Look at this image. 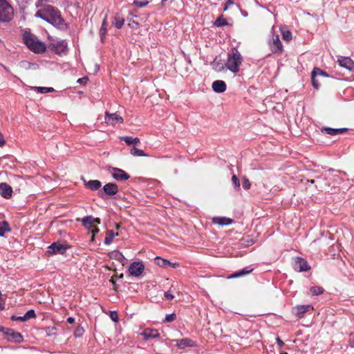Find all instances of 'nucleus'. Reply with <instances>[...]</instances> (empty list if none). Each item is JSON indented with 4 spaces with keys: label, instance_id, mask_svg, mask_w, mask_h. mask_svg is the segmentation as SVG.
Instances as JSON below:
<instances>
[{
    "label": "nucleus",
    "instance_id": "nucleus-1",
    "mask_svg": "<svg viewBox=\"0 0 354 354\" xmlns=\"http://www.w3.org/2000/svg\"><path fill=\"white\" fill-rule=\"evenodd\" d=\"M35 17L41 18L62 30L68 28L67 24L61 17L60 12L52 6L48 5L43 10H38L35 13Z\"/></svg>",
    "mask_w": 354,
    "mask_h": 354
},
{
    "label": "nucleus",
    "instance_id": "nucleus-2",
    "mask_svg": "<svg viewBox=\"0 0 354 354\" xmlns=\"http://www.w3.org/2000/svg\"><path fill=\"white\" fill-rule=\"evenodd\" d=\"M23 39L28 48L35 53H42L46 50L45 44L39 41L34 35L26 32Z\"/></svg>",
    "mask_w": 354,
    "mask_h": 354
},
{
    "label": "nucleus",
    "instance_id": "nucleus-3",
    "mask_svg": "<svg viewBox=\"0 0 354 354\" xmlns=\"http://www.w3.org/2000/svg\"><path fill=\"white\" fill-rule=\"evenodd\" d=\"M242 62L243 57L241 53L237 49L232 48L228 53L225 66L228 70L235 73L239 71Z\"/></svg>",
    "mask_w": 354,
    "mask_h": 354
},
{
    "label": "nucleus",
    "instance_id": "nucleus-4",
    "mask_svg": "<svg viewBox=\"0 0 354 354\" xmlns=\"http://www.w3.org/2000/svg\"><path fill=\"white\" fill-rule=\"evenodd\" d=\"M12 15L13 8L12 6L6 0H0V21H10Z\"/></svg>",
    "mask_w": 354,
    "mask_h": 354
},
{
    "label": "nucleus",
    "instance_id": "nucleus-5",
    "mask_svg": "<svg viewBox=\"0 0 354 354\" xmlns=\"http://www.w3.org/2000/svg\"><path fill=\"white\" fill-rule=\"evenodd\" d=\"M68 248V245L66 244H62L59 242H55L48 247L47 252L49 255L56 254H64Z\"/></svg>",
    "mask_w": 354,
    "mask_h": 354
},
{
    "label": "nucleus",
    "instance_id": "nucleus-6",
    "mask_svg": "<svg viewBox=\"0 0 354 354\" xmlns=\"http://www.w3.org/2000/svg\"><path fill=\"white\" fill-rule=\"evenodd\" d=\"M269 46L273 53L281 54L283 51V46L277 35L272 34V39L269 41Z\"/></svg>",
    "mask_w": 354,
    "mask_h": 354
},
{
    "label": "nucleus",
    "instance_id": "nucleus-7",
    "mask_svg": "<svg viewBox=\"0 0 354 354\" xmlns=\"http://www.w3.org/2000/svg\"><path fill=\"white\" fill-rule=\"evenodd\" d=\"M4 330H5L4 333H5L6 338L8 341L17 342V343H20L23 341V337L21 335V333H19L18 332H15L12 329H10V328H6V329H5L3 328H0V330L4 331Z\"/></svg>",
    "mask_w": 354,
    "mask_h": 354
},
{
    "label": "nucleus",
    "instance_id": "nucleus-8",
    "mask_svg": "<svg viewBox=\"0 0 354 354\" xmlns=\"http://www.w3.org/2000/svg\"><path fill=\"white\" fill-rule=\"evenodd\" d=\"M118 192V185L115 183H107L103 187V190L98 192L99 196L104 198V195L113 196Z\"/></svg>",
    "mask_w": 354,
    "mask_h": 354
},
{
    "label": "nucleus",
    "instance_id": "nucleus-9",
    "mask_svg": "<svg viewBox=\"0 0 354 354\" xmlns=\"http://www.w3.org/2000/svg\"><path fill=\"white\" fill-rule=\"evenodd\" d=\"M110 172L113 178L116 180L122 181L130 178V176L121 169L110 167Z\"/></svg>",
    "mask_w": 354,
    "mask_h": 354
},
{
    "label": "nucleus",
    "instance_id": "nucleus-10",
    "mask_svg": "<svg viewBox=\"0 0 354 354\" xmlns=\"http://www.w3.org/2000/svg\"><path fill=\"white\" fill-rule=\"evenodd\" d=\"M294 269L297 272H306L310 269V266L304 259L297 257L295 261Z\"/></svg>",
    "mask_w": 354,
    "mask_h": 354
},
{
    "label": "nucleus",
    "instance_id": "nucleus-11",
    "mask_svg": "<svg viewBox=\"0 0 354 354\" xmlns=\"http://www.w3.org/2000/svg\"><path fill=\"white\" fill-rule=\"evenodd\" d=\"M145 266L142 263L136 261L130 265L129 271L131 275L139 277L143 272Z\"/></svg>",
    "mask_w": 354,
    "mask_h": 354
},
{
    "label": "nucleus",
    "instance_id": "nucleus-12",
    "mask_svg": "<svg viewBox=\"0 0 354 354\" xmlns=\"http://www.w3.org/2000/svg\"><path fill=\"white\" fill-rule=\"evenodd\" d=\"M104 120L106 123L110 125H115L117 123L123 122V118L116 113H109V112H106Z\"/></svg>",
    "mask_w": 354,
    "mask_h": 354
},
{
    "label": "nucleus",
    "instance_id": "nucleus-13",
    "mask_svg": "<svg viewBox=\"0 0 354 354\" xmlns=\"http://www.w3.org/2000/svg\"><path fill=\"white\" fill-rule=\"evenodd\" d=\"M340 67L348 70L354 68V62L348 57L338 56L337 61Z\"/></svg>",
    "mask_w": 354,
    "mask_h": 354
},
{
    "label": "nucleus",
    "instance_id": "nucleus-14",
    "mask_svg": "<svg viewBox=\"0 0 354 354\" xmlns=\"http://www.w3.org/2000/svg\"><path fill=\"white\" fill-rule=\"evenodd\" d=\"M85 187L92 191L98 190L102 187V183L97 180H86L84 178H82Z\"/></svg>",
    "mask_w": 354,
    "mask_h": 354
},
{
    "label": "nucleus",
    "instance_id": "nucleus-15",
    "mask_svg": "<svg viewBox=\"0 0 354 354\" xmlns=\"http://www.w3.org/2000/svg\"><path fill=\"white\" fill-rule=\"evenodd\" d=\"M12 194V188L6 183H0V195L5 198H10Z\"/></svg>",
    "mask_w": 354,
    "mask_h": 354
},
{
    "label": "nucleus",
    "instance_id": "nucleus-16",
    "mask_svg": "<svg viewBox=\"0 0 354 354\" xmlns=\"http://www.w3.org/2000/svg\"><path fill=\"white\" fill-rule=\"evenodd\" d=\"M176 345L179 349H184L187 347H193L196 345L195 342L189 338H183L180 340H176Z\"/></svg>",
    "mask_w": 354,
    "mask_h": 354
},
{
    "label": "nucleus",
    "instance_id": "nucleus-17",
    "mask_svg": "<svg viewBox=\"0 0 354 354\" xmlns=\"http://www.w3.org/2000/svg\"><path fill=\"white\" fill-rule=\"evenodd\" d=\"M212 89L216 93H223L226 90V84L223 80H216L212 83Z\"/></svg>",
    "mask_w": 354,
    "mask_h": 354
},
{
    "label": "nucleus",
    "instance_id": "nucleus-18",
    "mask_svg": "<svg viewBox=\"0 0 354 354\" xmlns=\"http://www.w3.org/2000/svg\"><path fill=\"white\" fill-rule=\"evenodd\" d=\"M159 333L156 329L146 328L142 333L141 335L145 340H148L150 338H156L159 336Z\"/></svg>",
    "mask_w": 354,
    "mask_h": 354
},
{
    "label": "nucleus",
    "instance_id": "nucleus-19",
    "mask_svg": "<svg viewBox=\"0 0 354 354\" xmlns=\"http://www.w3.org/2000/svg\"><path fill=\"white\" fill-rule=\"evenodd\" d=\"M252 270H253V269L251 268L250 267H246L241 270L234 272L230 276H229L227 278L232 279V278L241 277L245 276V275L251 273L252 272Z\"/></svg>",
    "mask_w": 354,
    "mask_h": 354
},
{
    "label": "nucleus",
    "instance_id": "nucleus-20",
    "mask_svg": "<svg viewBox=\"0 0 354 354\" xmlns=\"http://www.w3.org/2000/svg\"><path fill=\"white\" fill-rule=\"evenodd\" d=\"M313 307L310 305H302L297 307L296 315L298 317L301 318L304 316V314L309 311L310 310H313Z\"/></svg>",
    "mask_w": 354,
    "mask_h": 354
},
{
    "label": "nucleus",
    "instance_id": "nucleus-21",
    "mask_svg": "<svg viewBox=\"0 0 354 354\" xmlns=\"http://www.w3.org/2000/svg\"><path fill=\"white\" fill-rule=\"evenodd\" d=\"M67 46L64 41H60L52 46V50L57 54H61L66 50Z\"/></svg>",
    "mask_w": 354,
    "mask_h": 354
},
{
    "label": "nucleus",
    "instance_id": "nucleus-22",
    "mask_svg": "<svg viewBox=\"0 0 354 354\" xmlns=\"http://www.w3.org/2000/svg\"><path fill=\"white\" fill-rule=\"evenodd\" d=\"M213 223L220 225H228L232 223V220L225 217H214Z\"/></svg>",
    "mask_w": 354,
    "mask_h": 354
},
{
    "label": "nucleus",
    "instance_id": "nucleus-23",
    "mask_svg": "<svg viewBox=\"0 0 354 354\" xmlns=\"http://www.w3.org/2000/svg\"><path fill=\"white\" fill-rule=\"evenodd\" d=\"M84 227L91 229L94 226V217L92 216H86L81 220Z\"/></svg>",
    "mask_w": 354,
    "mask_h": 354
},
{
    "label": "nucleus",
    "instance_id": "nucleus-24",
    "mask_svg": "<svg viewBox=\"0 0 354 354\" xmlns=\"http://www.w3.org/2000/svg\"><path fill=\"white\" fill-rule=\"evenodd\" d=\"M111 257H112V258L115 259V260L120 261L122 266H124L125 263H127V259L119 251H114L112 253Z\"/></svg>",
    "mask_w": 354,
    "mask_h": 354
},
{
    "label": "nucleus",
    "instance_id": "nucleus-25",
    "mask_svg": "<svg viewBox=\"0 0 354 354\" xmlns=\"http://www.w3.org/2000/svg\"><path fill=\"white\" fill-rule=\"evenodd\" d=\"M121 140H124L127 145H136L140 143V139L138 138H132L131 136H124L121 138Z\"/></svg>",
    "mask_w": 354,
    "mask_h": 354
},
{
    "label": "nucleus",
    "instance_id": "nucleus-26",
    "mask_svg": "<svg viewBox=\"0 0 354 354\" xmlns=\"http://www.w3.org/2000/svg\"><path fill=\"white\" fill-rule=\"evenodd\" d=\"M36 315L34 310H30L27 311L24 316H22V318L21 319V322H26L28 319L31 318L35 317Z\"/></svg>",
    "mask_w": 354,
    "mask_h": 354
},
{
    "label": "nucleus",
    "instance_id": "nucleus-27",
    "mask_svg": "<svg viewBox=\"0 0 354 354\" xmlns=\"http://www.w3.org/2000/svg\"><path fill=\"white\" fill-rule=\"evenodd\" d=\"M155 261L157 265H158L159 266H161V267H166L167 266L171 265V263L169 261L159 257H157L155 259Z\"/></svg>",
    "mask_w": 354,
    "mask_h": 354
},
{
    "label": "nucleus",
    "instance_id": "nucleus-28",
    "mask_svg": "<svg viewBox=\"0 0 354 354\" xmlns=\"http://www.w3.org/2000/svg\"><path fill=\"white\" fill-rule=\"evenodd\" d=\"M118 234V233L115 234L113 231H108L107 236L104 241V244L109 245L112 242L115 236H117Z\"/></svg>",
    "mask_w": 354,
    "mask_h": 354
},
{
    "label": "nucleus",
    "instance_id": "nucleus-29",
    "mask_svg": "<svg viewBox=\"0 0 354 354\" xmlns=\"http://www.w3.org/2000/svg\"><path fill=\"white\" fill-rule=\"evenodd\" d=\"M10 230L6 221L0 223V236H3L6 232H9Z\"/></svg>",
    "mask_w": 354,
    "mask_h": 354
},
{
    "label": "nucleus",
    "instance_id": "nucleus-30",
    "mask_svg": "<svg viewBox=\"0 0 354 354\" xmlns=\"http://www.w3.org/2000/svg\"><path fill=\"white\" fill-rule=\"evenodd\" d=\"M130 153L134 156H147V155L145 153V152L141 150V149H139L135 147H133L131 151H130Z\"/></svg>",
    "mask_w": 354,
    "mask_h": 354
},
{
    "label": "nucleus",
    "instance_id": "nucleus-31",
    "mask_svg": "<svg viewBox=\"0 0 354 354\" xmlns=\"http://www.w3.org/2000/svg\"><path fill=\"white\" fill-rule=\"evenodd\" d=\"M32 88L34 90H37V91H39L41 93H50V92H52L54 91V88L52 87L35 86V87H32Z\"/></svg>",
    "mask_w": 354,
    "mask_h": 354
},
{
    "label": "nucleus",
    "instance_id": "nucleus-32",
    "mask_svg": "<svg viewBox=\"0 0 354 354\" xmlns=\"http://www.w3.org/2000/svg\"><path fill=\"white\" fill-rule=\"evenodd\" d=\"M214 24L217 27H221L227 25V22L226 19L223 17V15H221L216 19Z\"/></svg>",
    "mask_w": 354,
    "mask_h": 354
},
{
    "label": "nucleus",
    "instance_id": "nucleus-33",
    "mask_svg": "<svg viewBox=\"0 0 354 354\" xmlns=\"http://www.w3.org/2000/svg\"><path fill=\"white\" fill-rule=\"evenodd\" d=\"M310 291L313 295H319L324 292V288L319 286H313L310 288Z\"/></svg>",
    "mask_w": 354,
    "mask_h": 354
},
{
    "label": "nucleus",
    "instance_id": "nucleus-34",
    "mask_svg": "<svg viewBox=\"0 0 354 354\" xmlns=\"http://www.w3.org/2000/svg\"><path fill=\"white\" fill-rule=\"evenodd\" d=\"M124 23V19L123 18H121L120 17H115V26L120 29L122 27Z\"/></svg>",
    "mask_w": 354,
    "mask_h": 354
},
{
    "label": "nucleus",
    "instance_id": "nucleus-35",
    "mask_svg": "<svg viewBox=\"0 0 354 354\" xmlns=\"http://www.w3.org/2000/svg\"><path fill=\"white\" fill-rule=\"evenodd\" d=\"M312 72L314 73V75H317L318 77H328V75L326 72L318 68H315Z\"/></svg>",
    "mask_w": 354,
    "mask_h": 354
},
{
    "label": "nucleus",
    "instance_id": "nucleus-36",
    "mask_svg": "<svg viewBox=\"0 0 354 354\" xmlns=\"http://www.w3.org/2000/svg\"><path fill=\"white\" fill-rule=\"evenodd\" d=\"M317 75H314V73L312 72L311 73V80H312V84L313 85V86L315 88H319V80L317 79Z\"/></svg>",
    "mask_w": 354,
    "mask_h": 354
},
{
    "label": "nucleus",
    "instance_id": "nucleus-37",
    "mask_svg": "<svg viewBox=\"0 0 354 354\" xmlns=\"http://www.w3.org/2000/svg\"><path fill=\"white\" fill-rule=\"evenodd\" d=\"M282 37L285 41H289L292 39V33L289 30L282 31Z\"/></svg>",
    "mask_w": 354,
    "mask_h": 354
},
{
    "label": "nucleus",
    "instance_id": "nucleus-38",
    "mask_svg": "<svg viewBox=\"0 0 354 354\" xmlns=\"http://www.w3.org/2000/svg\"><path fill=\"white\" fill-rule=\"evenodd\" d=\"M176 319V315L175 313H171V314H169V315H167L165 316V318L164 319V322H166V323H169V322H174L175 319Z\"/></svg>",
    "mask_w": 354,
    "mask_h": 354
},
{
    "label": "nucleus",
    "instance_id": "nucleus-39",
    "mask_svg": "<svg viewBox=\"0 0 354 354\" xmlns=\"http://www.w3.org/2000/svg\"><path fill=\"white\" fill-rule=\"evenodd\" d=\"M232 182L235 189H239L240 187L239 179L237 178V176L236 175L232 176Z\"/></svg>",
    "mask_w": 354,
    "mask_h": 354
},
{
    "label": "nucleus",
    "instance_id": "nucleus-40",
    "mask_svg": "<svg viewBox=\"0 0 354 354\" xmlns=\"http://www.w3.org/2000/svg\"><path fill=\"white\" fill-rule=\"evenodd\" d=\"M242 185L245 189H249L251 187L249 180L245 177H243L242 179Z\"/></svg>",
    "mask_w": 354,
    "mask_h": 354
},
{
    "label": "nucleus",
    "instance_id": "nucleus-41",
    "mask_svg": "<svg viewBox=\"0 0 354 354\" xmlns=\"http://www.w3.org/2000/svg\"><path fill=\"white\" fill-rule=\"evenodd\" d=\"M347 128H340V129H334L333 128V136L337 135L339 133H344L348 131Z\"/></svg>",
    "mask_w": 354,
    "mask_h": 354
},
{
    "label": "nucleus",
    "instance_id": "nucleus-42",
    "mask_svg": "<svg viewBox=\"0 0 354 354\" xmlns=\"http://www.w3.org/2000/svg\"><path fill=\"white\" fill-rule=\"evenodd\" d=\"M148 3H149V1H138V0H135V1H133V4H135L136 6H137L138 7H140V8L145 7V6H147Z\"/></svg>",
    "mask_w": 354,
    "mask_h": 354
},
{
    "label": "nucleus",
    "instance_id": "nucleus-43",
    "mask_svg": "<svg viewBox=\"0 0 354 354\" xmlns=\"http://www.w3.org/2000/svg\"><path fill=\"white\" fill-rule=\"evenodd\" d=\"M84 329L82 327H77V328L75 331V336L80 337L83 334Z\"/></svg>",
    "mask_w": 354,
    "mask_h": 354
},
{
    "label": "nucleus",
    "instance_id": "nucleus-44",
    "mask_svg": "<svg viewBox=\"0 0 354 354\" xmlns=\"http://www.w3.org/2000/svg\"><path fill=\"white\" fill-rule=\"evenodd\" d=\"M321 131L328 135H332V128L330 127H322Z\"/></svg>",
    "mask_w": 354,
    "mask_h": 354
},
{
    "label": "nucleus",
    "instance_id": "nucleus-45",
    "mask_svg": "<svg viewBox=\"0 0 354 354\" xmlns=\"http://www.w3.org/2000/svg\"><path fill=\"white\" fill-rule=\"evenodd\" d=\"M165 297L167 299V300H171L174 299V295L171 294V289L169 290H168L167 292H165Z\"/></svg>",
    "mask_w": 354,
    "mask_h": 354
},
{
    "label": "nucleus",
    "instance_id": "nucleus-46",
    "mask_svg": "<svg viewBox=\"0 0 354 354\" xmlns=\"http://www.w3.org/2000/svg\"><path fill=\"white\" fill-rule=\"evenodd\" d=\"M111 319L114 322H118V313L115 311H113L111 313L110 315Z\"/></svg>",
    "mask_w": 354,
    "mask_h": 354
},
{
    "label": "nucleus",
    "instance_id": "nucleus-47",
    "mask_svg": "<svg viewBox=\"0 0 354 354\" xmlns=\"http://www.w3.org/2000/svg\"><path fill=\"white\" fill-rule=\"evenodd\" d=\"M88 79L87 77H82V78H79L77 80V82L81 84H85L87 83Z\"/></svg>",
    "mask_w": 354,
    "mask_h": 354
},
{
    "label": "nucleus",
    "instance_id": "nucleus-48",
    "mask_svg": "<svg viewBox=\"0 0 354 354\" xmlns=\"http://www.w3.org/2000/svg\"><path fill=\"white\" fill-rule=\"evenodd\" d=\"M5 145V140L2 135V133L0 132V147H2Z\"/></svg>",
    "mask_w": 354,
    "mask_h": 354
},
{
    "label": "nucleus",
    "instance_id": "nucleus-49",
    "mask_svg": "<svg viewBox=\"0 0 354 354\" xmlns=\"http://www.w3.org/2000/svg\"><path fill=\"white\" fill-rule=\"evenodd\" d=\"M98 232H99V229H97V228L92 230V231H91V232H92V239H91V240L92 241L94 240V236H95V234L98 233Z\"/></svg>",
    "mask_w": 354,
    "mask_h": 354
},
{
    "label": "nucleus",
    "instance_id": "nucleus-50",
    "mask_svg": "<svg viewBox=\"0 0 354 354\" xmlns=\"http://www.w3.org/2000/svg\"><path fill=\"white\" fill-rule=\"evenodd\" d=\"M233 3H234V2L232 0H227L226 2V7L224 8V10H226L227 8V6L230 5H232Z\"/></svg>",
    "mask_w": 354,
    "mask_h": 354
},
{
    "label": "nucleus",
    "instance_id": "nucleus-51",
    "mask_svg": "<svg viewBox=\"0 0 354 354\" xmlns=\"http://www.w3.org/2000/svg\"><path fill=\"white\" fill-rule=\"evenodd\" d=\"M20 318H22V316H21V317H17V316L13 315V316H12V317H11V319H12V320H15V321H21V319H20Z\"/></svg>",
    "mask_w": 354,
    "mask_h": 354
},
{
    "label": "nucleus",
    "instance_id": "nucleus-52",
    "mask_svg": "<svg viewBox=\"0 0 354 354\" xmlns=\"http://www.w3.org/2000/svg\"><path fill=\"white\" fill-rule=\"evenodd\" d=\"M74 322H75V319L73 317H68L67 319V322L68 324H73V323H74Z\"/></svg>",
    "mask_w": 354,
    "mask_h": 354
},
{
    "label": "nucleus",
    "instance_id": "nucleus-53",
    "mask_svg": "<svg viewBox=\"0 0 354 354\" xmlns=\"http://www.w3.org/2000/svg\"><path fill=\"white\" fill-rule=\"evenodd\" d=\"M42 2H43V0H38L37 2H36V6L37 8L41 6L42 5Z\"/></svg>",
    "mask_w": 354,
    "mask_h": 354
},
{
    "label": "nucleus",
    "instance_id": "nucleus-54",
    "mask_svg": "<svg viewBox=\"0 0 354 354\" xmlns=\"http://www.w3.org/2000/svg\"><path fill=\"white\" fill-rule=\"evenodd\" d=\"M277 342L278 344L281 346L283 344V342L282 340H281L279 337L277 338Z\"/></svg>",
    "mask_w": 354,
    "mask_h": 354
},
{
    "label": "nucleus",
    "instance_id": "nucleus-55",
    "mask_svg": "<svg viewBox=\"0 0 354 354\" xmlns=\"http://www.w3.org/2000/svg\"><path fill=\"white\" fill-rule=\"evenodd\" d=\"M95 223H100V219L98 218H94V225Z\"/></svg>",
    "mask_w": 354,
    "mask_h": 354
},
{
    "label": "nucleus",
    "instance_id": "nucleus-56",
    "mask_svg": "<svg viewBox=\"0 0 354 354\" xmlns=\"http://www.w3.org/2000/svg\"><path fill=\"white\" fill-rule=\"evenodd\" d=\"M105 26V22L104 21L102 23V27H101V31L103 30V26Z\"/></svg>",
    "mask_w": 354,
    "mask_h": 354
},
{
    "label": "nucleus",
    "instance_id": "nucleus-57",
    "mask_svg": "<svg viewBox=\"0 0 354 354\" xmlns=\"http://www.w3.org/2000/svg\"><path fill=\"white\" fill-rule=\"evenodd\" d=\"M111 282L113 284V285H115V281L112 279H111Z\"/></svg>",
    "mask_w": 354,
    "mask_h": 354
},
{
    "label": "nucleus",
    "instance_id": "nucleus-58",
    "mask_svg": "<svg viewBox=\"0 0 354 354\" xmlns=\"http://www.w3.org/2000/svg\"><path fill=\"white\" fill-rule=\"evenodd\" d=\"M167 0H162V3L163 4L165 1H167Z\"/></svg>",
    "mask_w": 354,
    "mask_h": 354
},
{
    "label": "nucleus",
    "instance_id": "nucleus-59",
    "mask_svg": "<svg viewBox=\"0 0 354 354\" xmlns=\"http://www.w3.org/2000/svg\"><path fill=\"white\" fill-rule=\"evenodd\" d=\"M310 183H314V180H310Z\"/></svg>",
    "mask_w": 354,
    "mask_h": 354
}]
</instances>
